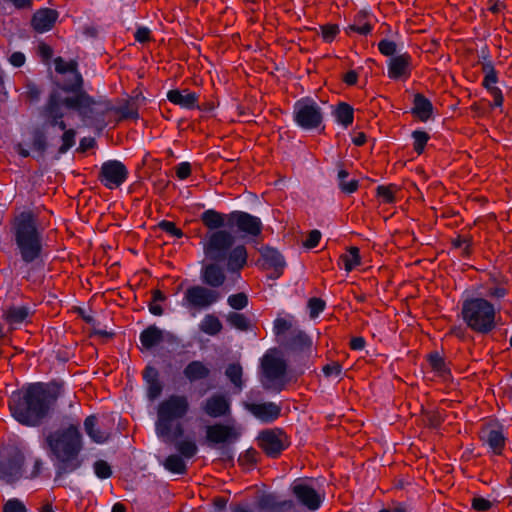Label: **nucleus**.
<instances>
[{
  "label": "nucleus",
  "instance_id": "nucleus-47",
  "mask_svg": "<svg viewBox=\"0 0 512 512\" xmlns=\"http://www.w3.org/2000/svg\"><path fill=\"white\" fill-rule=\"evenodd\" d=\"M497 82V75L493 67L487 66L485 67V77L483 80V85L489 92H492L493 89H498L495 84Z\"/></svg>",
  "mask_w": 512,
  "mask_h": 512
},
{
  "label": "nucleus",
  "instance_id": "nucleus-34",
  "mask_svg": "<svg viewBox=\"0 0 512 512\" xmlns=\"http://www.w3.org/2000/svg\"><path fill=\"white\" fill-rule=\"evenodd\" d=\"M348 172L345 169H339L338 185L340 189L347 194H351L358 189V181L355 178L348 179Z\"/></svg>",
  "mask_w": 512,
  "mask_h": 512
},
{
  "label": "nucleus",
  "instance_id": "nucleus-33",
  "mask_svg": "<svg viewBox=\"0 0 512 512\" xmlns=\"http://www.w3.org/2000/svg\"><path fill=\"white\" fill-rule=\"evenodd\" d=\"M208 373V368L200 361H193L184 369V375L190 381L203 379Z\"/></svg>",
  "mask_w": 512,
  "mask_h": 512
},
{
  "label": "nucleus",
  "instance_id": "nucleus-36",
  "mask_svg": "<svg viewBox=\"0 0 512 512\" xmlns=\"http://www.w3.org/2000/svg\"><path fill=\"white\" fill-rule=\"evenodd\" d=\"M164 467L168 471L176 474H182L186 470V464L184 460L178 455L168 456L164 462Z\"/></svg>",
  "mask_w": 512,
  "mask_h": 512
},
{
  "label": "nucleus",
  "instance_id": "nucleus-25",
  "mask_svg": "<svg viewBox=\"0 0 512 512\" xmlns=\"http://www.w3.org/2000/svg\"><path fill=\"white\" fill-rule=\"evenodd\" d=\"M413 114L421 121H427L433 112L432 103L423 95L416 94L413 101Z\"/></svg>",
  "mask_w": 512,
  "mask_h": 512
},
{
  "label": "nucleus",
  "instance_id": "nucleus-18",
  "mask_svg": "<svg viewBox=\"0 0 512 512\" xmlns=\"http://www.w3.org/2000/svg\"><path fill=\"white\" fill-rule=\"evenodd\" d=\"M202 408L208 416L219 418L230 413V401L223 395H213L204 402Z\"/></svg>",
  "mask_w": 512,
  "mask_h": 512
},
{
  "label": "nucleus",
  "instance_id": "nucleus-57",
  "mask_svg": "<svg viewBox=\"0 0 512 512\" xmlns=\"http://www.w3.org/2000/svg\"><path fill=\"white\" fill-rule=\"evenodd\" d=\"M320 239L321 233L318 230H312L305 240L304 246L307 248H314L319 244Z\"/></svg>",
  "mask_w": 512,
  "mask_h": 512
},
{
  "label": "nucleus",
  "instance_id": "nucleus-11",
  "mask_svg": "<svg viewBox=\"0 0 512 512\" xmlns=\"http://www.w3.org/2000/svg\"><path fill=\"white\" fill-rule=\"evenodd\" d=\"M292 492L296 499L311 511L318 510L324 501V495L316 490L313 482L297 479L292 484Z\"/></svg>",
  "mask_w": 512,
  "mask_h": 512
},
{
  "label": "nucleus",
  "instance_id": "nucleus-56",
  "mask_svg": "<svg viewBox=\"0 0 512 512\" xmlns=\"http://www.w3.org/2000/svg\"><path fill=\"white\" fill-rule=\"evenodd\" d=\"M191 174V165L189 162H181L176 167V175L180 180H184Z\"/></svg>",
  "mask_w": 512,
  "mask_h": 512
},
{
  "label": "nucleus",
  "instance_id": "nucleus-14",
  "mask_svg": "<svg viewBox=\"0 0 512 512\" xmlns=\"http://www.w3.org/2000/svg\"><path fill=\"white\" fill-rule=\"evenodd\" d=\"M230 227H235L239 232L257 236L261 232V220L249 213L233 211L230 213Z\"/></svg>",
  "mask_w": 512,
  "mask_h": 512
},
{
  "label": "nucleus",
  "instance_id": "nucleus-6",
  "mask_svg": "<svg viewBox=\"0 0 512 512\" xmlns=\"http://www.w3.org/2000/svg\"><path fill=\"white\" fill-rule=\"evenodd\" d=\"M189 408L188 398L184 395L173 394L164 399L157 408L155 424L157 435L163 438H169L172 432L175 435H181V425L177 423L174 428V422L185 417Z\"/></svg>",
  "mask_w": 512,
  "mask_h": 512
},
{
  "label": "nucleus",
  "instance_id": "nucleus-19",
  "mask_svg": "<svg viewBox=\"0 0 512 512\" xmlns=\"http://www.w3.org/2000/svg\"><path fill=\"white\" fill-rule=\"evenodd\" d=\"M411 72V57L401 54L390 58L388 62V76L391 79L406 78Z\"/></svg>",
  "mask_w": 512,
  "mask_h": 512
},
{
  "label": "nucleus",
  "instance_id": "nucleus-53",
  "mask_svg": "<svg viewBox=\"0 0 512 512\" xmlns=\"http://www.w3.org/2000/svg\"><path fill=\"white\" fill-rule=\"evenodd\" d=\"M4 512H26L25 506L17 499L7 501L3 508Z\"/></svg>",
  "mask_w": 512,
  "mask_h": 512
},
{
  "label": "nucleus",
  "instance_id": "nucleus-15",
  "mask_svg": "<svg viewBox=\"0 0 512 512\" xmlns=\"http://www.w3.org/2000/svg\"><path fill=\"white\" fill-rule=\"evenodd\" d=\"M224 264L218 261H206L203 259L201 267L202 281L211 287H220L225 282Z\"/></svg>",
  "mask_w": 512,
  "mask_h": 512
},
{
  "label": "nucleus",
  "instance_id": "nucleus-42",
  "mask_svg": "<svg viewBox=\"0 0 512 512\" xmlns=\"http://www.w3.org/2000/svg\"><path fill=\"white\" fill-rule=\"evenodd\" d=\"M228 323L236 329L246 330L248 328V320L247 318L239 313H230L227 316Z\"/></svg>",
  "mask_w": 512,
  "mask_h": 512
},
{
  "label": "nucleus",
  "instance_id": "nucleus-62",
  "mask_svg": "<svg viewBox=\"0 0 512 512\" xmlns=\"http://www.w3.org/2000/svg\"><path fill=\"white\" fill-rule=\"evenodd\" d=\"M358 80V73L355 70H350L343 76V81L347 85H355Z\"/></svg>",
  "mask_w": 512,
  "mask_h": 512
},
{
  "label": "nucleus",
  "instance_id": "nucleus-61",
  "mask_svg": "<svg viewBox=\"0 0 512 512\" xmlns=\"http://www.w3.org/2000/svg\"><path fill=\"white\" fill-rule=\"evenodd\" d=\"M149 38H150V30L148 28H144V27L139 28L135 32V39L138 42L144 43V42L148 41Z\"/></svg>",
  "mask_w": 512,
  "mask_h": 512
},
{
  "label": "nucleus",
  "instance_id": "nucleus-49",
  "mask_svg": "<svg viewBox=\"0 0 512 512\" xmlns=\"http://www.w3.org/2000/svg\"><path fill=\"white\" fill-rule=\"evenodd\" d=\"M324 307V301L319 298H311L308 302V308L312 318L317 317L324 310Z\"/></svg>",
  "mask_w": 512,
  "mask_h": 512
},
{
  "label": "nucleus",
  "instance_id": "nucleus-26",
  "mask_svg": "<svg viewBox=\"0 0 512 512\" xmlns=\"http://www.w3.org/2000/svg\"><path fill=\"white\" fill-rule=\"evenodd\" d=\"M368 13L366 11H360L354 18V23L345 28V32L348 35L352 33H358L361 35H367L371 32L372 27L367 21Z\"/></svg>",
  "mask_w": 512,
  "mask_h": 512
},
{
  "label": "nucleus",
  "instance_id": "nucleus-22",
  "mask_svg": "<svg viewBox=\"0 0 512 512\" xmlns=\"http://www.w3.org/2000/svg\"><path fill=\"white\" fill-rule=\"evenodd\" d=\"M57 18L58 13L55 10L40 9L33 16L32 26L37 32L44 33L54 26Z\"/></svg>",
  "mask_w": 512,
  "mask_h": 512
},
{
  "label": "nucleus",
  "instance_id": "nucleus-24",
  "mask_svg": "<svg viewBox=\"0 0 512 512\" xmlns=\"http://www.w3.org/2000/svg\"><path fill=\"white\" fill-rule=\"evenodd\" d=\"M261 256L263 259V267L266 269H274L275 275L273 277L278 278L285 266L282 255L277 250L267 247L262 250Z\"/></svg>",
  "mask_w": 512,
  "mask_h": 512
},
{
  "label": "nucleus",
  "instance_id": "nucleus-38",
  "mask_svg": "<svg viewBox=\"0 0 512 512\" xmlns=\"http://www.w3.org/2000/svg\"><path fill=\"white\" fill-rule=\"evenodd\" d=\"M226 376L238 389L242 388V367L239 364H231L226 369Z\"/></svg>",
  "mask_w": 512,
  "mask_h": 512
},
{
  "label": "nucleus",
  "instance_id": "nucleus-63",
  "mask_svg": "<svg viewBox=\"0 0 512 512\" xmlns=\"http://www.w3.org/2000/svg\"><path fill=\"white\" fill-rule=\"evenodd\" d=\"M38 52L44 60L50 59L53 54L51 47L44 43L38 46Z\"/></svg>",
  "mask_w": 512,
  "mask_h": 512
},
{
  "label": "nucleus",
  "instance_id": "nucleus-30",
  "mask_svg": "<svg viewBox=\"0 0 512 512\" xmlns=\"http://www.w3.org/2000/svg\"><path fill=\"white\" fill-rule=\"evenodd\" d=\"M340 262L345 271L350 272L361 264L360 252L357 247H350L340 256Z\"/></svg>",
  "mask_w": 512,
  "mask_h": 512
},
{
  "label": "nucleus",
  "instance_id": "nucleus-17",
  "mask_svg": "<svg viewBox=\"0 0 512 512\" xmlns=\"http://www.w3.org/2000/svg\"><path fill=\"white\" fill-rule=\"evenodd\" d=\"M247 410L258 420L269 423L275 421L281 412V408L274 402L246 404Z\"/></svg>",
  "mask_w": 512,
  "mask_h": 512
},
{
  "label": "nucleus",
  "instance_id": "nucleus-60",
  "mask_svg": "<svg viewBox=\"0 0 512 512\" xmlns=\"http://www.w3.org/2000/svg\"><path fill=\"white\" fill-rule=\"evenodd\" d=\"M144 379L147 384L158 380V371L154 367H147L144 371Z\"/></svg>",
  "mask_w": 512,
  "mask_h": 512
},
{
  "label": "nucleus",
  "instance_id": "nucleus-23",
  "mask_svg": "<svg viewBox=\"0 0 512 512\" xmlns=\"http://www.w3.org/2000/svg\"><path fill=\"white\" fill-rule=\"evenodd\" d=\"M259 444L261 448L269 455H276L283 449V443L280 435L274 431H264L259 436Z\"/></svg>",
  "mask_w": 512,
  "mask_h": 512
},
{
  "label": "nucleus",
  "instance_id": "nucleus-32",
  "mask_svg": "<svg viewBox=\"0 0 512 512\" xmlns=\"http://www.w3.org/2000/svg\"><path fill=\"white\" fill-rule=\"evenodd\" d=\"M199 329L207 335L214 336L222 330V323L215 315L207 314L201 320Z\"/></svg>",
  "mask_w": 512,
  "mask_h": 512
},
{
  "label": "nucleus",
  "instance_id": "nucleus-21",
  "mask_svg": "<svg viewBox=\"0 0 512 512\" xmlns=\"http://www.w3.org/2000/svg\"><path fill=\"white\" fill-rule=\"evenodd\" d=\"M201 221L209 232L218 231L222 227H230V213L224 214L208 209L201 214Z\"/></svg>",
  "mask_w": 512,
  "mask_h": 512
},
{
  "label": "nucleus",
  "instance_id": "nucleus-1",
  "mask_svg": "<svg viewBox=\"0 0 512 512\" xmlns=\"http://www.w3.org/2000/svg\"><path fill=\"white\" fill-rule=\"evenodd\" d=\"M94 103V100L84 93L67 96L54 92L32 126L24 133L22 142L17 145V152L22 157L29 156L31 151L42 153L46 149V135L50 127L58 126L60 130H64L63 119L69 116L70 110L85 113V109Z\"/></svg>",
  "mask_w": 512,
  "mask_h": 512
},
{
  "label": "nucleus",
  "instance_id": "nucleus-41",
  "mask_svg": "<svg viewBox=\"0 0 512 512\" xmlns=\"http://www.w3.org/2000/svg\"><path fill=\"white\" fill-rule=\"evenodd\" d=\"M23 457L18 456L17 458L11 460L6 466L7 474L11 478H17L22 475V465H23Z\"/></svg>",
  "mask_w": 512,
  "mask_h": 512
},
{
  "label": "nucleus",
  "instance_id": "nucleus-46",
  "mask_svg": "<svg viewBox=\"0 0 512 512\" xmlns=\"http://www.w3.org/2000/svg\"><path fill=\"white\" fill-rule=\"evenodd\" d=\"M227 302L233 309L241 310L247 306L248 299L244 293H238L229 296Z\"/></svg>",
  "mask_w": 512,
  "mask_h": 512
},
{
  "label": "nucleus",
  "instance_id": "nucleus-44",
  "mask_svg": "<svg viewBox=\"0 0 512 512\" xmlns=\"http://www.w3.org/2000/svg\"><path fill=\"white\" fill-rule=\"evenodd\" d=\"M321 36L327 43L332 42L339 33V27L336 24H326L320 27Z\"/></svg>",
  "mask_w": 512,
  "mask_h": 512
},
{
  "label": "nucleus",
  "instance_id": "nucleus-50",
  "mask_svg": "<svg viewBox=\"0 0 512 512\" xmlns=\"http://www.w3.org/2000/svg\"><path fill=\"white\" fill-rule=\"evenodd\" d=\"M292 326V321L286 318H277L274 321V333L276 335L284 334Z\"/></svg>",
  "mask_w": 512,
  "mask_h": 512
},
{
  "label": "nucleus",
  "instance_id": "nucleus-64",
  "mask_svg": "<svg viewBox=\"0 0 512 512\" xmlns=\"http://www.w3.org/2000/svg\"><path fill=\"white\" fill-rule=\"evenodd\" d=\"M42 465V461L38 458H35L33 460V469L26 476L31 478L36 477L40 473Z\"/></svg>",
  "mask_w": 512,
  "mask_h": 512
},
{
  "label": "nucleus",
  "instance_id": "nucleus-12",
  "mask_svg": "<svg viewBox=\"0 0 512 512\" xmlns=\"http://www.w3.org/2000/svg\"><path fill=\"white\" fill-rule=\"evenodd\" d=\"M128 178L126 166L118 160L104 162L100 169L99 181L107 189L113 190L120 187Z\"/></svg>",
  "mask_w": 512,
  "mask_h": 512
},
{
  "label": "nucleus",
  "instance_id": "nucleus-35",
  "mask_svg": "<svg viewBox=\"0 0 512 512\" xmlns=\"http://www.w3.org/2000/svg\"><path fill=\"white\" fill-rule=\"evenodd\" d=\"M335 117L338 123L342 124L344 127H348L352 124L354 119L353 108L346 103H341L335 109Z\"/></svg>",
  "mask_w": 512,
  "mask_h": 512
},
{
  "label": "nucleus",
  "instance_id": "nucleus-48",
  "mask_svg": "<svg viewBox=\"0 0 512 512\" xmlns=\"http://www.w3.org/2000/svg\"><path fill=\"white\" fill-rule=\"evenodd\" d=\"M94 472L100 479H106L111 476V467L104 460H98L94 463Z\"/></svg>",
  "mask_w": 512,
  "mask_h": 512
},
{
  "label": "nucleus",
  "instance_id": "nucleus-59",
  "mask_svg": "<svg viewBox=\"0 0 512 512\" xmlns=\"http://www.w3.org/2000/svg\"><path fill=\"white\" fill-rule=\"evenodd\" d=\"M9 62L15 67H21L25 63V56L21 52H14L10 56Z\"/></svg>",
  "mask_w": 512,
  "mask_h": 512
},
{
  "label": "nucleus",
  "instance_id": "nucleus-58",
  "mask_svg": "<svg viewBox=\"0 0 512 512\" xmlns=\"http://www.w3.org/2000/svg\"><path fill=\"white\" fill-rule=\"evenodd\" d=\"M323 372L328 377H338L341 374V366L338 363H331L323 367Z\"/></svg>",
  "mask_w": 512,
  "mask_h": 512
},
{
  "label": "nucleus",
  "instance_id": "nucleus-43",
  "mask_svg": "<svg viewBox=\"0 0 512 512\" xmlns=\"http://www.w3.org/2000/svg\"><path fill=\"white\" fill-rule=\"evenodd\" d=\"M64 133L62 135V144L60 146L59 151L61 153L67 152L71 147L75 144V136L76 133L73 129H64Z\"/></svg>",
  "mask_w": 512,
  "mask_h": 512
},
{
  "label": "nucleus",
  "instance_id": "nucleus-3",
  "mask_svg": "<svg viewBox=\"0 0 512 512\" xmlns=\"http://www.w3.org/2000/svg\"><path fill=\"white\" fill-rule=\"evenodd\" d=\"M235 237L227 230L207 232L200 245L206 261L222 262L228 272H239L247 263V250L234 246Z\"/></svg>",
  "mask_w": 512,
  "mask_h": 512
},
{
  "label": "nucleus",
  "instance_id": "nucleus-37",
  "mask_svg": "<svg viewBox=\"0 0 512 512\" xmlns=\"http://www.w3.org/2000/svg\"><path fill=\"white\" fill-rule=\"evenodd\" d=\"M428 362L437 375L441 377H446L448 375V368L446 367L443 358L439 354H431L428 358Z\"/></svg>",
  "mask_w": 512,
  "mask_h": 512
},
{
  "label": "nucleus",
  "instance_id": "nucleus-54",
  "mask_svg": "<svg viewBox=\"0 0 512 512\" xmlns=\"http://www.w3.org/2000/svg\"><path fill=\"white\" fill-rule=\"evenodd\" d=\"M162 392V386L159 380L147 384V396L150 400L156 399Z\"/></svg>",
  "mask_w": 512,
  "mask_h": 512
},
{
  "label": "nucleus",
  "instance_id": "nucleus-39",
  "mask_svg": "<svg viewBox=\"0 0 512 512\" xmlns=\"http://www.w3.org/2000/svg\"><path fill=\"white\" fill-rule=\"evenodd\" d=\"M177 451L185 458L193 457L197 452V446L193 441L184 440L176 444Z\"/></svg>",
  "mask_w": 512,
  "mask_h": 512
},
{
  "label": "nucleus",
  "instance_id": "nucleus-4",
  "mask_svg": "<svg viewBox=\"0 0 512 512\" xmlns=\"http://www.w3.org/2000/svg\"><path fill=\"white\" fill-rule=\"evenodd\" d=\"M11 233L16 254L22 262L31 264L41 259L43 235L32 213L22 212L17 215L12 221Z\"/></svg>",
  "mask_w": 512,
  "mask_h": 512
},
{
  "label": "nucleus",
  "instance_id": "nucleus-10",
  "mask_svg": "<svg viewBox=\"0 0 512 512\" xmlns=\"http://www.w3.org/2000/svg\"><path fill=\"white\" fill-rule=\"evenodd\" d=\"M294 121L305 130L318 128L323 120V113L320 106L313 99L303 98L294 105Z\"/></svg>",
  "mask_w": 512,
  "mask_h": 512
},
{
  "label": "nucleus",
  "instance_id": "nucleus-55",
  "mask_svg": "<svg viewBox=\"0 0 512 512\" xmlns=\"http://www.w3.org/2000/svg\"><path fill=\"white\" fill-rule=\"evenodd\" d=\"M491 506L492 503L483 497H475L472 500V507L477 511H487Z\"/></svg>",
  "mask_w": 512,
  "mask_h": 512
},
{
  "label": "nucleus",
  "instance_id": "nucleus-45",
  "mask_svg": "<svg viewBox=\"0 0 512 512\" xmlns=\"http://www.w3.org/2000/svg\"><path fill=\"white\" fill-rule=\"evenodd\" d=\"M414 140V149L418 154H421L429 139V136L424 131H414L412 134Z\"/></svg>",
  "mask_w": 512,
  "mask_h": 512
},
{
  "label": "nucleus",
  "instance_id": "nucleus-31",
  "mask_svg": "<svg viewBox=\"0 0 512 512\" xmlns=\"http://www.w3.org/2000/svg\"><path fill=\"white\" fill-rule=\"evenodd\" d=\"M29 315V309L25 306H13L4 313L5 320L12 326L23 323Z\"/></svg>",
  "mask_w": 512,
  "mask_h": 512
},
{
  "label": "nucleus",
  "instance_id": "nucleus-5",
  "mask_svg": "<svg viewBox=\"0 0 512 512\" xmlns=\"http://www.w3.org/2000/svg\"><path fill=\"white\" fill-rule=\"evenodd\" d=\"M47 443L62 471L71 472L81 465L78 454L82 448V441L78 427L70 425L66 429L50 434Z\"/></svg>",
  "mask_w": 512,
  "mask_h": 512
},
{
  "label": "nucleus",
  "instance_id": "nucleus-52",
  "mask_svg": "<svg viewBox=\"0 0 512 512\" xmlns=\"http://www.w3.org/2000/svg\"><path fill=\"white\" fill-rule=\"evenodd\" d=\"M378 49L383 55L392 56L396 52V44L390 40H381Z\"/></svg>",
  "mask_w": 512,
  "mask_h": 512
},
{
  "label": "nucleus",
  "instance_id": "nucleus-16",
  "mask_svg": "<svg viewBox=\"0 0 512 512\" xmlns=\"http://www.w3.org/2000/svg\"><path fill=\"white\" fill-rule=\"evenodd\" d=\"M480 438L491 451L499 455L505 446L503 429L498 424H489L482 428Z\"/></svg>",
  "mask_w": 512,
  "mask_h": 512
},
{
  "label": "nucleus",
  "instance_id": "nucleus-2",
  "mask_svg": "<svg viewBox=\"0 0 512 512\" xmlns=\"http://www.w3.org/2000/svg\"><path fill=\"white\" fill-rule=\"evenodd\" d=\"M55 397L41 383L30 384L12 393L9 409L14 419L26 426H37L47 416Z\"/></svg>",
  "mask_w": 512,
  "mask_h": 512
},
{
  "label": "nucleus",
  "instance_id": "nucleus-20",
  "mask_svg": "<svg viewBox=\"0 0 512 512\" xmlns=\"http://www.w3.org/2000/svg\"><path fill=\"white\" fill-rule=\"evenodd\" d=\"M167 99L174 105L184 109H194L198 107V95L188 89H173L167 92Z\"/></svg>",
  "mask_w": 512,
  "mask_h": 512
},
{
  "label": "nucleus",
  "instance_id": "nucleus-29",
  "mask_svg": "<svg viewBox=\"0 0 512 512\" xmlns=\"http://www.w3.org/2000/svg\"><path fill=\"white\" fill-rule=\"evenodd\" d=\"M97 419L95 416H89L84 421V428L87 435L92 441L98 444L106 442L109 438V433L96 429Z\"/></svg>",
  "mask_w": 512,
  "mask_h": 512
},
{
  "label": "nucleus",
  "instance_id": "nucleus-7",
  "mask_svg": "<svg viewBox=\"0 0 512 512\" xmlns=\"http://www.w3.org/2000/svg\"><path fill=\"white\" fill-rule=\"evenodd\" d=\"M462 315L467 325L478 332H488L494 326L495 308L485 299L474 298L464 302Z\"/></svg>",
  "mask_w": 512,
  "mask_h": 512
},
{
  "label": "nucleus",
  "instance_id": "nucleus-51",
  "mask_svg": "<svg viewBox=\"0 0 512 512\" xmlns=\"http://www.w3.org/2000/svg\"><path fill=\"white\" fill-rule=\"evenodd\" d=\"M160 227L163 231L167 232L173 237L181 238L183 236V232L177 228L173 222L163 221L161 222Z\"/></svg>",
  "mask_w": 512,
  "mask_h": 512
},
{
  "label": "nucleus",
  "instance_id": "nucleus-13",
  "mask_svg": "<svg viewBox=\"0 0 512 512\" xmlns=\"http://www.w3.org/2000/svg\"><path fill=\"white\" fill-rule=\"evenodd\" d=\"M241 436V429L234 424H214L206 428V438L211 444H229L237 441Z\"/></svg>",
  "mask_w": 512,
  "mask_h": 512
},
{
  "label": "nucleus",
  "instance_id": "nucleus-40",
  "mask_svg": "<svg viewBox=\"0 0 512 512\" xmlns=\"http://www.w3.org/2000/svg\"><path fill=\"white\" fill-rule=\"evenodd\" d=\"M396 186H378L377 195L384 203H392L395 200Z\"/></svg>",
  "mask_w": 512,
  "mask_h": 512
},
{
  "label": "nucleus",
  "instance_id": "nucleus-27",
  "mask_svg": "<svg viewBox=\"0 0 512 512\" xmlns=\"http://www.w3.org/2000/svg\"><path fill=\"white\" fill-rule=\"evenodd\" d=\"M55 69L59 73H72L73 84L68 89L79 88L82 82L81 75L76 71V63L74 61H64L61 58L55 59Z\"/></svg>",
  "mask_w": 512,
  "mask_h": 512
},
{
  "label": "nucleus",
  "instance_id": "nucleus-9",
  "mask_svg": "<svg viewBox=\"0 0 512 512\" xmlns=\"http://www.w3.org/2000/svg\"><path fill=\"white\" fill-rule=\"evenodd\" d=\"M219 298L220 294L217 291L195 285L186 289L182 299V306L189 310L192 316H195L197 312L205 310L216 303Z\"/></svg>",
  "mask_w": 512,
  "mask_h": 512
},
{
  "label": "nucleus",
  "instance_id": "nucleus-8",
  "mask_svg": "<svg viewBox=\"0 0 512 512\" xmlns=\"http://www.w3.org/2000/svg\"><path fill=\"white\" fill-rule=\"evenodd\" d=\"M262 370L264 387L280 391L286 373V362L282 353L277 349L268 350L262 358Z\"/></svg>",
  "mask_w": 512,
  "mask_h": 512
},
{
  "label": "nucleus",
  "instance_id": "nucleus-28",
  "mask_svg": "<svg viewBox=\"0 0 512 512\" xmlns=\"http://www.w3.org/2000/svg\"><path fill=\"white\" fill-rule=\"evenodd\" d=\"M164 337V332L156 326H149L140 334V342L143 347L150 349L159 344Z\"/></svg>",
  "mask_w": 512,
  "mask_h": 512
}]
</instances>
